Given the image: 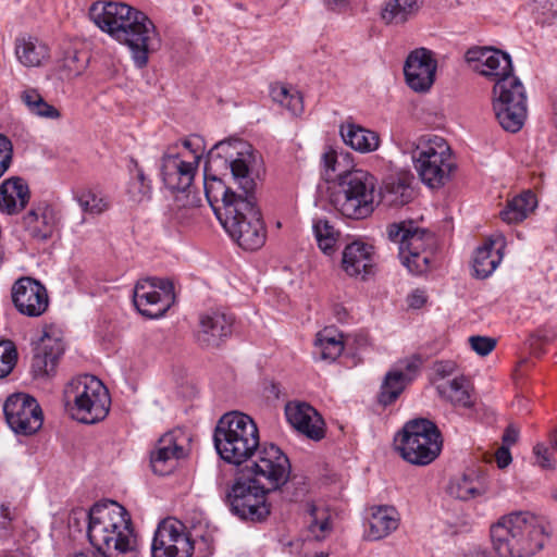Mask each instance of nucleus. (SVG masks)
Wrapping results in <instances>:
<instances>
[{
	"label": "nucleus",
	"instance_id": "obj_1",
	"mask_svg": "<svg viewBox=\"0 0 557 557\" xmlns=\"http://www.w3.org/2000/svg\"><path fill=\"white\" fill-rule=\"evenodd\" d=\"M265 174L262 156L240 139L216 143L205 164V195L216 218L227 205H236L256 191Z\"/></svg>",
	"mask_w": 557,
	"mask_h": 557
},
{
	"label": "nucleus",
	"instance_id": "obj_2",
	"mask_svg": "<svg viewBox=\"0 0 557 557\" xmlns=\"http://www.w3.org/2000/svg\"><path fill=\"white\" fill-rule=\"evenodd\" d=\"M290 462L276 445L263 447L259 458L246 467L248 480H236L226 494L233 515L242 520L260 522L270 515L265 495L281 488L289 479Z\"/></svg>",
	"mask_w": 557,
	"mask_h": 557
},
{
	"label": "nucleus",
	"instance_id": "obj_3",
	"mask_svg": "<svg viewBox=\"0 0 557 557\" xmlns=\"http://www.w3.org/2000/svg\"><path fill=\"white\" fill-rule=\"evenodd\" d=\"M90 20L103 32L126 45L135 65L145 67L149 54L161 46V38L148 15L126 3L96 2L89 9Z\"/></svg>",
	"mask_w": 557,
	"mask_h": 557
},
{
	"label": "nucleus",
	"instance_id": "obj_4",
	"mask_svg": "<svg viewBox=\"0 0 557 557\" xmlns=\"http://www.w3.org/2000/svg\"><path fill=\"white\" fill-rule=\"evenodd\" d=\"M213 443L220 458L236 467L251 466L259 458L260 450L270 445H260L256 422L239 411L226 412L218 420Z\"/></svg>",
	"mask_w": 557,
	"mask_h": 557
},
{
	"label": "nucleus",
	"instance_id": "obj_5",
	"mask_svg": "<svg viewBox=\"0 0 557 557\" xmlns=\"http://www.w3.org/2000/svg\"><path fill=\"white\" fill-rule=\"evenodd\" d=\"M403 150L411 156L419 177L431 188L445 185L456 168L449 145L436 135H425L408 141Z\"/></svg>",
	"mask_w": 557,
	"mask_h": 557
},
{
	"label": "nucleus",
	"instance_id": "obj_6",
	"mask_svg": "<svg viewBox=\"0 0 557 557\" xmlns=\"http://www.w3.org/2000/svg\"><path fill=\"white\" fill-rule=\"evenodd\" d=\"M375 177L363 170L345 171L338 174V182L331 195L334 208L344 216L366 219L375 209Z\"/></svg>",
	"mask_w": 557,
	"mask_h": 557
},
{
	"label": "nucleus",
	"instance_id": "obj_7",
	"mask_svg": "<svg viewBox=\"0 0 557 557\" xmlns=\"http://www.w3.org/2000/svg\"><path fill=\"white\" fill-rule=\"evenodd\" d=\"M226 233L245 250H258L267 238V230L257 205L256 191L236 205H227L218 219Z\"/></svg>",
	"mask_w": 557,
	"mask_h": 557
},
{
	"label": "nucleus",
	"instance_id": "obj_8",
	"mask_svg": "<svg viewBox=\"0 0 557 557\" xmlns=\"http://www.w3.org/2000/svg\"><path fill=\"white\" fill-rule=\"evenodd\" d=\"M63 396L66 409L82 423H97L109 413L111 399L108 389L94 375L85 374L71 380Z\"/></svg>",
	"mask_w": 557,
	"mask_h": 557
},
{
	"label": "nucleus",
	"instance_id": "obj_9",
	"mask_svg": "<svg viewBox=\"0 0 557 557\" xmlns=\"http://www.w3.org/2000/svg\"><path fill=\"white\" fill-rule=\"evenodd\" d=\"M395 446L409 463L426 466L441 454L443 441L434 422L418 418L405 423L395 437Z\"/></svg>",
	"mask_w": 557,
	"mask_h": 557
},
{
	"label": "nucleus",
	"instance_id": "obj_10",
	"mask_svg": "<svg viewBox=\"0 0 557 557\" xmlns=\"http://www.w3.org/2000/svg\"><path fill=\"white\" fill-rule=\"evenodd\" d=\"M387 235L397 245L399 260L410 273L419 275L429 270L432 257L430 247L434 244L432 233L409 220L388 225Z\"/></svg>",
	"mask_w": 557,
	"mask_h": 557
},
{
	"label": "nucleus",
	"instance_id": "obj_11",
	"mask_svg": "<svg viewBox=\"0 0 557 557\" xmlns=\"http://www.w3.org/2000/svg\"><path fill=\"white\" fill-rule=\"evenodd\" d=\"M493 110L505 131L517 133L522 128L527 117V95L518 77H503L495 83Z\"/></svg>",
	"mask_w": 557,
	"mask_h": 557
},
{
	"label": "nucleus",
	"instance_id": "obj_12",
	"mask_svg": "<svg viewBox=\"0 0 557 557\" xmlns=\"http://www.w3.org/2000/svg\"><path fill=\"white\" fill-rule=\"evenodd\" d=\"M133 302L140 314L161 318L175 302L173 283L159 277L139 280L134 287Z\"/></svg>",
	"mask_w": 557,
	"mask_h": 557
},
{
	"label": "nucleus",
	"instance_id": "obj_13",
	"mask_svg": "<svg viewBox=\"0 0 557 557\" xmlns=\"http://www.w3.org/2000/svg\"><path fill=\"white\" fill-rule=\"evenodd\" d=\"M11 430L21 435L35 434L42 426L44 416L38 401L24 393L13 394L3 405Z\"/></svg>",
	"mask_w": 557,
	"mask_h": 557
},
{
	"label": "nucleus",
	"instance_id": "obj_14",
	"mask_svg": "<svg viewBox=\"0 0 557 557\" xmlns=\"http://www.w3.org/2000/svg\"><path fill=\"white\" fill-rule=\"evenodd\" d=\"M194 543L176 519L161 521L151 544L152 557H191Z\"/></svg>",
	"mask_w": 557,
	"mask_h": 557
},
{
	"label": "nucleus",
	"instance_id": "obj_15",
	"mask_svg": "<svg viewBox=\"0 0 557 557\" xmlns=\"http://www.w3.org/2000/svg\"><path fill=\"white\" fill-rule=\"evenodd\" d=\"M512 530L515 539L522 550L518 552V557H532L540 552L547 539L546 523L543 518L529 511L511 512Z\"/></svg>",
	"mask_w": 557,
	"mask_h": 557
},
{
	"label": "nucleus",
	"instance_id": "obj_16",
	"mask_svg": "<svg viewBox=\"0 0 557 557\" xmlns=\"http://www.w3.org/2000/svg\"><path fill=\"white\" fill-rule=\"evenodd\" d=\"M12 301L16 310L27 317H40L49 306L46 287L32 277H21L12 286Z\"/></svg>",
	"mask_w": 557,
	"mask_h": 557
},
{
	"label": "nucleus",
	"instance_id": "obj_17",
	"mask_svg": "<svg viewBox=\"0 0 557 557\" xmlns=\"http://www.w3.org/2000/svg\"><path fill=\"white\" fill-rule=\"evenodd\" d=\"M466 61L479 74L496 79L512 76V63L508 53L492 47H474L466 52Z\"/></svg>",
	"mask_w": 557,
	"mask_h": 557
},
{
	"label": "nucleus",
	"instance_id": "obj_18",
	"mask_svg": "<svg viewBox=\"0 0 557 557\" xmlns=\"http://www.w3.org/2000/svg\"><path fill=\"white\" fill-rule=\"evenodd\" d=\"M437 62L426 48H418L409 53L404 66L408 86L414 91H426L435 79Z\"/></svg>",
	"mask_w": 557,
	"mask_h": 557
},
{
	"label": "nucleus",
	"instance_id": "obj_19",
	"mask_svg": "<svg viewBox=\"0 0 557 557\" xmlns=\"http://www.w3.org/2000/svg\"><path fill=\"white\" fill-rule=\"evenodd\" d=\"M234 318L222 310H211L199 317L197 343L205 348H216L232 334Z\"/></svg>",
	"mask_w": 557,
	"mask_h": 557
},
{
	"label": "nucleus",
	"instance_id": "obj_20",
	"mask_svg": "<svg viewBox=\"0 0 557 557\" xmlns=\"http://www.w3.org/2000/svg\"><path fill=\"white\" fill-rule=\"evenodd\" d=\"M198 160V154L193 162L184 161L178 154H164L161 163L164 185L173 191H186L195 178Z\"/></svg>",
	"mask_w": 557,
	"mask_h": 557
},
{
	"label": "nucleus",
	"instance_id": "obj_21",
	"mask_svg": "<svg viewBox=\"0 0 557 557\" xmlns=\"http://www.w3.org/2000/svg\"><path fill=\"white\" fill-rule=\"evenodd\" d=\"M285 416L290 425L313 441L324 437V422L318 411L307 403H288Z\"/></svg>",
	"mask_w": 557,
	"mask_h": 557
},
{
	"label": "nucleus",
	"instance_id": "obj_22",
	"mask_svg": "<svg viewBox=\"0 0 557 557\" xmlns=\"http://www.w3.org/2000/svg\"><path fill=\"white\" fill-rule=\"evenodd\" d=\"M59 224L55 209L48 203L33 207L22 218V226L34 239L44 242L52 237Z\"/></svg>",
	"mask_w": 557,
	"mask_h": 557
},
{
	"label": "nucleus",
	"instance_id": "obj_23",
	"mask_svg": "<svg viewBox=\"0 0 557 557\" xmlns=\"http://www.w3.org/2000/svg\"><path fill=\"white\" fill-rule=\"evenodd\" d=\"M186 455L184 447L178 443L175 432L163 434L150 454V463L154 473L165 475L172 472L177 460Z\"/></svg>",
	"mask_w": 557,
	"mask_h": 557
},
{
	"label": "nucleus",
	"instance_id": "obj_24",
	"mask_svg": "<svg viewBox=\"0 0 557 557\" xmlns=\"http://www.w3.org/2000/svg\"><path fill=\"white\" fill-rule=\"evenodd\" d=\"M63 344L59 338L44 333L35 343L32 360V372L35 377L49 376L55 369L60 356L63 354Z\"/></svg>",
	"mask_w": 557,
	"mask_h": 557
},
{
	"label": "nucleus",
	"instance_id": "obj_25",
	"mask_svg": "<svg viewBox=\"0 0 557 557\" xmlns=\"http://www.w3.org/2000/svg\"><path fill=\"white\" fill-rule=\"evenodd\" d=\"M373 253L371 245L354 242L347 245L343 251L342 268L349 276L362 275L364 277L371 273L373 268Z\"/></svg>",
	"mask_w": 557,
	"mask_h": 557
},
{
	"label": "nucleus",
	"instance_id": "obj_26",
	"mask_svg": "<svg viewBox=\"0 0 557 557\" xmlns=\"http://www.w3.org/2000/svg\"><path fill=\"white\" fill-rule=\"evenodd\" d=\"M505 238L502 235L487 239L479 247L473 258L474 275L479 278H486L499 265L505 248Z\"/></svg>",
	"mask_w": 557,
	"mask_h": 557
},
{
	"label": "nucleus",
	"instance_id": "obj_27",
	"mask_svg": "<svg viewBox=\"0 0 557 557\" xmlns=\"http://www.w3.org/2000/svg\"><path fill=\"white\" fill-rule=\"evenodd\" d=\"M30 191L25 181L18 176L10 177L0 184V211L15 214L28 203Z\"/></svg>",
	"mask_w": 557,
	"mask_h": 557
},
{
	"label": "nucleus",
	"instance_id": "obj_28",
	"mask_svg": "<svg viewBox=\"0 0 557 557\" xmlns=\"http://www.w3.org/2000/svg\"><path fill=\"white\" fill-rule=\"evenodd\" d=\"M511 521L510 513H508L491 525V541L499 557H518V552L522 550L521 543L518 544L515 539Z\"/></svg>",
	"mask_w": 557,
	"mask_h": 557
},
{
	"label": "nucleus",
	"instance_id": "obj_29",
	"mask_svg": "<svg viewBox=\"0 0 557 557\" xmlns=\"http://www.w3.org/2000/svg\"><path fill=\"white\" fill-rule=\"evenodd\" d=\"M398 525L399 515L394 507L379 506L372 508L367 537L371 541L382 540L397 530Z\"/></svg>",
	"mask_w": 557,
	"mask_h": 557
},
{
	"label": "nucleus",
	"instance_id": "obj_30",
	"mask_svg": "<svg viewBox=\"0 0 557 557\" xmlns=\"http://www.w3.org/2000/svg\"><path fill=\"white\" fill-rule=\"evenodd\" d=\"M344 143L361 153L375 151L380 146L379 134L360 125L348 123L341 127Z\"/></svg>",
	"mask_w": 557,
	"mask_h": 557
},
{
	"label": "nucleus",
	"instance_id": "obj_31",
	"mask_svg": "<svg viewBox=\"0 0 557 557\" xmlns=\"http://www.w3.org/2000/svg\"><path fill=\"white\" fill-rule=\"evenodd\" d=\"M486 490L484 476L474 470L454 479L448 486V493L461 500H470L482 496L486 493Z\"/></svg>",
	"mask_w": 557,
	"mask_h": 557
},
{
	"label": "nucleus",
	"instance_id": "obj_32",
	"mask_svg": "<svg viewBox=\"0 0 557 557\" xmlns=\"http://www.w3.org/2000/svg\"><path fill=\"white\" fill-rule=\"evenodd\" d=\"M15 55L25 66H39L48 58V47L36 37L22 36L15 40Z\"/></svg>",
	"mask_w": 557,
	"mask_h": 557
},
{
	"label": "nucleus",
	"instance_id": "obj_33",
	"mask_svg": "<svg viewBox=\"0 0 557 557\" xmlns=\"http://www.w3.org/2000/svg\"><path fill=\"white\" fill-rule=\"evenodd\" d=\"M438 395L453 406L469 408L472 406L469 382L463 377L444 380L436 384Z\"/></svg>",
	"mask_w": 557,
	"mask_h": 557
},
{
	"label": "nucleus",
	"instance_id": "obj_34",
	"mask_svg": "<svg viewBox=\"0 0 557 557\" xmlns=\"http://www.w3.org/2000/svg\"><path fill=\"white\" fill-rule=\"evenodd\" d=\"M315 355L321 360L335 361L344 350L343 334L332 327L320 331L314 341Z\"/></svg>",
	"mask_w": 557,
	"mask_h": 557
},
{
	"label": "nucleus",
	"instance_id": "obj_35",
	"mask_svg": "<svg viewBox=\"0 0 557 557\" xmlns=\"http://www.w3.org/2000/svg\"><path fill=\"white\" fill-rule=\"evenodd\" d=\"M420 0H387L381 9V18L391 25H400L417 14Z\"/></svg>",
	"mask_w": 557,
	"mask_h": 557
},
{
	"label": "nucleus",
	"instance_id": "obj_36",
	"mask_svg": "<svg viewBox=\"0 0 557 557\" xmlns=\"http://www.w3.org/2000/svg\"><path fill=\"white\" fill-rule=\"evenodd\" d=\"M535 207V195L528 190L508 200L506 207L500 211V218L509 224L519 223L523 221Z\"/></svg>",
	"mask_w": 557,
	"mask_h": 557
},
{
	"label": "nucleus",
	"instance_id": "obj_37",
	"mask_svg": "<svg viewBox=\"0 0 557 557\" xmlns=\"http://www.w3.org/2000/svg\"><path fill=\"white\" fill-rule=\"evenodd\" d=\"M20 97L30 114L45 120L61 117L60 110L47 102L37 89L27 88L21 92Z\"/></svg>",
	"mask_w": 557,
	"mask_h": 557
},
{
	"label": "nucleus",
	"instance_id": "obj_38",
	"mask_svg": "<svg viewBox=\"0 0 557 557\" xmlns=\"http://www.w3.org/2000/svg\"><path fill=\"white\" fill-rule=\"evenodd\" d=\"M411 381V376L403 371H389L381 385L379 400L384 406L394 403Z\"/></svg>",
	"mask_w": 557,
	"mask_h": 557
},
{
	"label": "nucleus",
	"instance_id": "obj_39",
	"mask_svg": "<svg viewBox=\"0 0 557 557\" xmlns=\"http://www.w3.org/2000/svg\"><path fill=\"white\" fill-rule=\"evenodd\" d=\"M309 516L308 529L315 540H323L332 531L331 516L323 507L314 504L307 505Z\"/></svg>",
	"mask_w": 557,
	"mask_h": 557
},
{
	"label": "nucleus",
	"instance_id": "obj_40",
	"mask_svg": "<svg viewBox=\"0 0 557 557\" xmlns=\"http://www.w3.org/2000/svg\"><path fill=\"white\" fill-rule=\"evenodd\" d=\"M75 199L83 212L88 214H101L109 208L107 198L92 189L76 193Z\"/></svg>",
	"mask_w": 557,
	"mask_h": 557
},
{
	"label": "nucleus",
	"instance_id": "obj_41",
	"mask_svg": "<svg viewBox=\"0 0 557 557\" xmlns=\"http://www.w3.org/2000/svg\"><path fill=\"white\" fill-rule=\"evenodd\" d=\"M133 168H129L132 173V182L129 185L128 193L134 201H143L150 193V183L147 180L143 169L138 162L132 159Z\"/></svg>",
	"mask_w": 557,
	"mask_h": 557
},
{
	"label": "nucleus",
	"instance_id": "obj_42",
	"mask_svg": "<svg viewBox=\"0 0 557 557\" xmlns=\"http://www.w3.org/2000/svg\"><path fill=\"white\" fill-rule=\"evenodd\" d=\"M88 62V57L84 52L76 50H69L62 60V69L65 73L66 78H73L81 75Z\"/></svg>",
	"mask_w": 557,
	"mask_h": 557
},
{
	"label": "nucleus",
	"instance_id": "obj_43",
	"mask_svg": "<svg viewBox=\"0 0 557 557\" xmlns=\"http://www.w3.org/2000/svg\"><path fill=\"white\" fill-rule=\"evenodd\" d=\"M17 362V350L10 339L0 341V379L8 376Z\"/></svg>",
	"mask_w": 557,
	"mask_h": 557
},
{
	"label": "nucleus",
	"instance_id": "obj_44",
	"mask_svg": "<svg viewBox=\"0 0 557 557\" xmlns=\"http://www.w3.org/2000/svg\"><path fill=\"white\" fill-rule=\"evenodd\" d=\"M338 158V153L333 149H329L322 154L323 177L326 182L338 180V174L346 171L342 170Z\"/></svg>",
	"mask_w": 557,
	"mask_h": 557
},
{
	"label": "nucleus",
	"instance_id": "obj_45",
	"mask_svg": "<svg viewBox=\"0 0 557 557\" xmlns=\"http://www.w3.org/2000/svg\"><path fill=\"white\" fill-rule=\"evenodd\" d=\"M535 4L541 23L553 24L557 21V7L555 8L553 0H535Z\"/></svg>",
	"mask_w": 557,
	"mask_h": 557
},
{
	"label": "nucleus",
	"instance_id": "obj_46",
	"mask_svg": "<svg viewBox=\"0 0 557 557\" xmlns=\"http://www.w3.org/2000/svg\"><path fill=\"white\" fill-rule=\"evenodd\" d=\"M13 147L8 137L0 134V177L5 173L12 162Z\"/></svg>",
	"mask_w": 557,
	"mask_h": 557
},
{
	"label": "nucleus",
	"instance_id": "obj_47",
	"mask_svg": "<svg viewBox=\"0 0 557 557\" xmlns=\"http://www.w3.org/2000/svg\"><path fill=\"white\" fill-rule=\"evenodd\" d=\"M471 348L480 356H487L496 346V341L487 336H471L469 338Z\"/></svg>",
	"mask_w": 557,
	"mask_h": 557
},
{
	"label": "nucleus",
	"instance_id": "obj_48",
	"mask_svg": "<svg viewBox=\"0 0 557 557\" xmlns=\"http://www.w3.org/2000/svg\"><path fill=\"white\" fill-rule=\"evenodd\" d=\"M533 453L535 455V462L542 469H553V467H554L553 457L546 446H544L542 444H537L534 446Z\"/></svg>",
	"mask_w": 557,
	"mask_h": 557
},
{
	"label": "nucleus",
	"instance_id": "obj_49",
	"mask_svg": "<svg viewBox=\"0 0 557 557\" xmlns=\"http://www.w3.org/2000/svg\"><path fill=\"white\" fill-rule=\"evenodd\" d=\"M282 107H285L293 115L301 114L304 111V100L301 94L293 89L290 95L286 97V103H281Z\"/></svg>",
	"mask_w": 557,
	"mask_h": 557
},
{
	"label": "nucleus",
	"instance_id": "obj_50",
	"mask_svg": "<svg viewBox=\"0 0 557 557\" xmlns=\"http://www.w3.org/2000/svg\"><path fill=\"white\" fill-rule=\"evenodd\" d=\"M282 107H285L293 115L301 114L304 111V100L301 94L293 89L290 95L286 97V103H281Z\"/></svg>",
	"mask_w": 557,
	"mask_h": 557
},
{
	"label": "nucleus",
	"instance_id": "obj_51",
	"mask_svg": "<svg viewBox=\"0 0 557 557\" xmlns=\"http://www.w3.org/2000/svg\"><path fill=\"white\" fill-rule=\"evenodd\" d=\"M282 107H285L293 115L301 114L304 111V100L301 94L293 89L290 95L286 97V103H281Z\"/></svg>",
	"mask_w": 557,
	"mask_h": 557
},
{
	"label": "nucleus",
	"instance_id": "obj_52",
	"mask_svg": "<svg viewBox=\"0 0 557 557\" xmlns=\"http://www.w3.org/2000/svg\"><path fill=\"white\" fill-rule=\"evenodd\" d=\"M313 232L315 237L339 236V233L325 219H318L313 222Z\"/></svg>",
	"mask_w": 557,
	"mask_h": 557
},
{
	"label": "nucleus",
	"instance_id": "obj_53",
	"mask_svg": "<svg viewBox=\"0 0 557 557\" xmlns=\"http://www.w3.org/2000/svg\"><path fill=\"white\" fill-rule=\"evenodd\" d=\"M294 88L287 85L275 83L271 85L270 95L273 101L277 103H286V97L290 95Z\"/></svg>",
	"mask_w": 557,
	"mask_h": 557
},
{
	"label": "nucleus",
	"instance_id": "obj_54",
	"mask_svg": "<svg viewBox=\"0 0 557 557\" xmlns=\"http://www.w3.org/2000/svg\"><path fill=\"white\" fill-rule=\"evenodd\" d=\"M319 248L325 253V255H332L335 251V246L337 243L338 236H331V237H315Z\"/></svg>",
	"mask_w": 557,
	"mask_h": 557
},
{
	"label": "nucleus",
	"instance_id": "obj_55",
	"mask_svg": "<svg viewBox=\"0 0 557 557\" xmlns=\"http://www.w3.org/2000/svg\"><path fill=\"white\" fill-rule=\"evenodd\" d=\"M498 468H506L512 460L509 447L500 446L495 454Z\"/></svg>",
	"mask_w": 557,
	"mask_h": 557
},
{
	"label": "nucleus",
	"instance_id": "obj_56",
	"mask_svg": "<svg viewBox=\"0 0 557 557\" xmlns=\"http://www.w3.org/2000/svg\"><path fill=\"white\" fill-rule=\"evenodd\" d=\"M519 438V431L513 425H508L503 434V445L509 447L513 445Z\"/></svg>",
	"mask_w": 557,
	"mask_h": 557
},
{
	"label": "nucleus",
	"instance_id": "obj_57",
	"mask_svg": "<svg viewBox=\"0 0 557 557\" xmlns=\"http://www.w3.org/2000/svg\"><path fill=\"white\" fill-rule=\"evenodd\" d=\"M426 301V297L422 290H414L408 297V305L411 308H421Z\"/></svg>",
	"mask_w": 557,
	"mask_h": 557
},
{
	"label": "nucleus",
	"instance_id": "obj_58",
	"mask_svg": "<svg viewBox=\"0 0 557 557\" xmlns=\"http://www.w3.org/2000/svg\"><path fill=\"white\" fill-rule=\"evenodd\" d=\"M392 190L400 193V196H401L400 202L401 203H405V202L408 201V198L410 197V189H409V186L407 184H405L404 182L399 181L396 184L392 185Z\"/></svg>",
	"mask_w": 557,
	"mask_h": 557
},
{
	"label": "nucleus",
	"instance_id": "obj_59",
	"mask_svg": "<svg viewBox=\"0 0 557 557\" xmlns=\"http://www.w3.org/2000/svg\"><path fill=\"white\" fill-rule=\"evenodd\" d=\"M11 523L9 508L0 505V533L7 531Z\"/></svg>",
	"mask_w": 557,
	"mask_h": 557
},
{
	"label": "nucleus",
	"instance_id": "obj_60",
	"mask_svg": "<svg viewBox=\"0 0 557 557\" xmlns=\"http://www.w3.org/2000/svg\"><path fill=\"white\" fill-rule=\"evenodd\" d=\"M454 367L455 366L450 362H440L436 364L435 371L444 379L446 375H449L454 371Z\"/></svg>",
	"mask_w": 557,
	"mask_h": 557
},
{
	"label": "nucleus",
	"instance_id": "obj_61",
	"mask_svg": "<svg viewBox=\"0 0 557 557\" xmlns=\"http://www.w3.org/2000/svg\"><path fill=\"white\" fill-rule=\"evenodd\" d=\"M325 2L333 11H343L348 5V0H325Z\"/></svg>",
	"mask_w": 557,
	"mask_h": 557
},
{
	"label": "nucleus",
	"instance_id": "obj_62",
	"mask_svg": "<svg viewBox=\"0 0 557 557\" xmlns=\"http://www.w3.org/2000/svg\"><path fill=\"white\" fill-rule=\"evenodd\" d=\"M420 359L419 358H416V359H412L410 361L407 362L406 364V370H407V375L411 376V379L413 377V374L417 372V370L419 369L420 367Z\"/></svg>",
	"mask_w": 557,
	"mask_h": 557
},
{
	"label": "nucleus",
	"instance_id": "obj_63",
	"mask_svg": "<svg viewBox=\"0 0 557 557\" xmlns=\"http://www.w3.org/2000/svg\"><path fill=\"white\" fill-rule=\"evenodd\" d=\"M466 557H493L486 550H473L470 552Z\"/></svg>",
	"mask_w": 557,
	"mask_h": 557
},
{
	"label": "nucleus",
	"instance_id": "obj_64",
	"mask_svg": "<svg viewBox=\"0 0 557 557\" xmlns=\"http://www.w3.org/2000/svg\"><path fill=\"white\" fill-rule=\"evenodd\" d=\"M550 445L557 451V428L550 433Z\"/></svg>",
	"mask_w": 557,
	"mask_h": 557
}]
</instances>
